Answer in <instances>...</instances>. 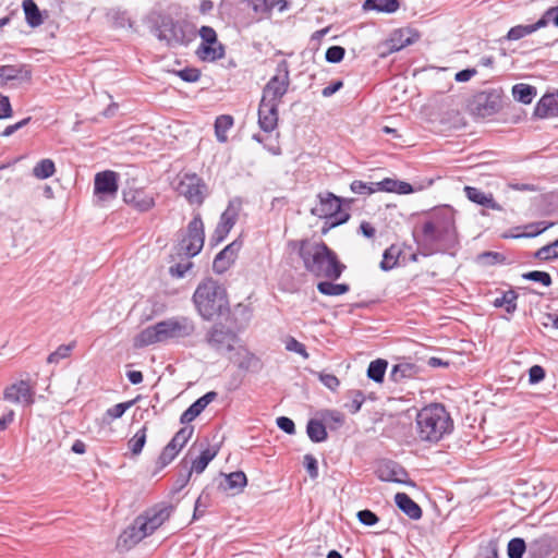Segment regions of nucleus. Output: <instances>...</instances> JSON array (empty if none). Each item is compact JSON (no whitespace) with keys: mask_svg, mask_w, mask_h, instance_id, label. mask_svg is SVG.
I'll return each mask as SVG.
<instances>
[{"mask_svg":"<svg viewBox=\"0 0 558 558\" xmlns=\"http://www.w3.org/2000/svg\"><path fill=\"white\" fill-rule=\"evenodd\" d=\"M413 239L424 257L451 254L460 244L454 210L450 206H442L427 213L420 233L413 231Z\"/></svg>","mask_w":558,"mask_h":558,"instance_id":"obj_1","label":"nucleus"},{"mask_svg":"<svg viewBox=\"0 0 558 558\" xmlns=\"http://www.w3.org/2000/svg\"><path fill=\"white\" fill-rule=\"evenodd\" d=\"M303 262L306 271L316 278L338 280L347 266L341 263L338 255L325 242L311 244L307 239L291 241L289 243Z\"/></svg>","mask_w":558,"mask_h":558,"instance_id":"obj_2","label":"nucleus"},{"mask_svg":"<svg viewBox=\"0 0 558 558\" xmlns=\"http://www.w3.org/2000/svg\"><path fill=\"white\" fill-rule=\"evenodd\" d=\"M416 430L422 441L438 442L453 430V420L441 403H430L417 412Z\"/></svg>","mask_w":558,"mask_h":558,"instance_id":"obj_3","label":"nucleus"},{"mask_svg":"<svg viewBox=\"0 0 558 558\" xmlns=\"http://www.w3.org/2000/svg\"><path fill=\"white\" fill-rule=\"evenodd\" d=\"M193 302L198 314L205 320H213L230 311L225 287L213 278H206L197 286L193 294Z\"/></svg>","mask_w":558,"mask_h":558,"instance_id":"obj_4","label":"nucleus"},{"mask_svg":"<svg viewBox=\"0 0 558 558\" xmlns=\"http://www.w3.org/2000/svg\"><path fill=\"white\" fill-rule=\"evenodd\" d=\"M195 324L189 317H172L143 329L136 337V344L147 347L158 342L178 340L192 336Z\"/></svg>","mask_w":558,"mask_h":558,"instance_id":"obj_5","label":"nucleus"},{"mask_svg":"<svg viewBox=\"0 0 558 558\" xmlns=\"http://www.w3.org/2000/svg\"><path fill=\"white\" fill-rule=\"evenodd\" d=\"M154 33L160 41H166L170 48L187 46L196 37V32L191 24L174 20L171 15L159 16Z\"/></svg>","mask_w":558,"mask_h":558,"instance_id":"obj_6","label":"nucleus"},{"mask_svg":"<svg viewBox=\"0 0 558 558\" xmlns=\"http://www.w3.org/2000/svg\"><path fill=\"white\" fill-rule=\"evenodd\" d=\"M205 227L199 213H196L189 222L186 230L178 232L177 254L192 258L198 255L204 246Z\"/></svg>","mask_w":558,"mask_h":558,"instance_id":"obj_7","label":"nucleus"},{"mask_svg":"<svg viewBox=\"0 0 558 558\" xmlns=\"http://www.w3.org/2000/svg\"><path fill=\"white\" fill-rule=\"evenodd\" d=\"M291 84L290 65L287 60L277 63L275 74L264 85L260 100L280 105Z\"/></svg>","mask_w":558,"mask_h":558,"instance_id":"obj_8","label":"nucleus"},{"mask_svg":"<svg viewBox=\"0 0 558 558\" xmlns=\"http://www.w3.org/2000/svg\"><path fill=\"white\" fill-rule=\"evenodd\" d=\"M502 99V88H487L473 95L469 107L472 114L480 118H487L498 113L501 110Z\"/></svg>","mask_w":558,"mask_h":558,"instance_id":"obj_9","label":"nucleus"},{"mask_svg":"<svg viewBox=\"0 0 558 558\" xmlns=\"http://www.w3.org/2000/svg\"><path fill=\"white\" fill-rule=\"evenodd\" d=\"M202 39L196 56L202 61H217L225 57V46L218 41L217 33L211 26H202L198 31Z\"/></svg>","mask_w":558,"mask_h":558,"instance_id":"obj_10","label":"nucleus"},{"mask_svg":"<svg viewBox=\"0 0 558 558\" xmlns=\"http://www.w3.org/2000/svg\"><path fill=\"white\" fill-rule=\"evenodd\" d=\"M177 191L191 205L202 206L207 196L208 187L198 174L184 173L180 179Z\"/></svg>","mask_w":558,"mask_h":558,"instance_id":"obj_11","label":"nucleus"},{"mask_svg":"<svg viewBox=\"0 0 558 558\" xmlns=\"http://www.w3.org/2000/svg\"><path fill=\"white\" fill-rule=\"evenodd\" d=\"M123 202L138 213H147L156 205L155 195L144 187L135 186V180L126 182L122 189Z\"/></svg>","mask_w":558,"mask_h":558,"instance_id":"obj_12","label":"nucleus"},{"mask_svg":"<svg viewBox=\"0 0 558 558\" xmlns=\"http://www.w3.org/2000/svg\"><path fill=\"white\" fill-rule=\"evenodd\" d=\"M238 337L222 324H215L206 333V342L217 352L232 351Z\"/></svg>","mask_w":558,"mask_h":558,"instance_id":"obj_13","label":"nucleus"},{"mask_svg":"<svg viewBox=\"0 0 558 558\" xmlns=\"http://www.w3.org/2000/svg\"><path fill=\"white\" fill-rule=\"evenodd\" d=\"M375 473L383 482H393L412 487L415 486V483L409 478L408 471L398 462L392 460L380 461Z\"/></svg>","mask_w":558,"mask_h":558,"instance_id":"obj_14","label":"nucleus"},{"mask_svg":"<svg viewBox=\"0 0 558 558\" xmlns=\"http://www.w3.org/2000/svg\"><path fill=\"white\" fill-rule=\"evenodd\" d=\"M119 174L112 170H105L95 174L94 195L100 201L113 199L117 196Z\"/></svg>","mask_w":558,"mask_h":558,"instance_id":"obj_15","label":"nucleus"},{"mask_svg":"<svg viewBox=\"0 0 558 558\" xmlns=\"http://www.w3.org/2000/svg\"><path fill=\"white\" fill-rule=\"evenodd\" d=\"M174 507L170 504H157L137 518L142 519L149 535L161 526L172 514Z\"/></svg>","mask_w":558,"mask_h":558,"instance_id":"obj_16","label":"nucleus"},{"mask_svg":"<svg viewBox=\"0 0 558 558\" xmlns=\"http://www.w3.org/2000/svg\"><path fill=\"white\" fill-rule=\"evenodd\" d=\"M319 205L311 209V214L318 218L325 219V221L331 220L337 211L342 207L347 199L335 195L331 192H320L317 194ZM351 201H348L350 203Z\"/></svg>","mask_w":558,"mask_h":558,"instance_id":"obj_17","label":"nucleus"},{"mask_svg":"<svg viewBox=\"0 0 558 558\" xmlns=\"http://www.w3.org/2000/svg\"><path fill=\"white\" fill-rule=\"evenodd\" d=\"M146 536H149V533L145 527V523H142V519L136 517L133 523L120 534L117 541V549L128 551Z\"/></svg>","mask_w":558,"mask_h":558,"instance_id":"obj_18","label":"nucleus"},{"mask_svg":"<svg viewBox=\"0 0 558 558\" xmlns=\"http://www.w3.org/2000/svg\"><path fill=\"white\" fill-rule=\"evenodd\" d=\"M35 391L26 380H19L8 386L3 391V399L11 403H22L29 407L35 402Z\"/></svg>","mask_w":558,"mask_h":558,"instance_id":"obj_19","label":"nucleus"},{"mask_svg":"<svg viewBox=\"0 0 558 558\" xmlns=\"http://www.w3.org/2000/svg\"><path fill=\"white\" fill-rule=\"evenodd\" d=\"M238 216L239 214L236 209L233 208L230 203L227 209L220 215L219 222L209 238V244L211 246L218 245L227 238L231 229L236 223Z\"/></svg>","mask_w":558,"mask_h":558,"instance_id":"obj_20","label":"nucleus"},{"mask_svg":"<svg viewBox=\"0 0 558 558\" xmlns=\"http://www.w3.org/2000/svg\"><path fill=\"white\" fill-rule=\"evenodd\" d=\"M246 8L251 9L258 20L268 19L272 9L277 7L279 12H283L290 8L288 0H240Z\"/></svg>","mask_w":558,"mask_h":558,"instance_id":"obj_21","label":"nucleus"},{"mask_svg":"<svg viewBox=\"0 0 558 558\" xmlns=\"http://www.w3.org/2000/svg\"><path fill=\"white\" fill-rule=\"evenodd\" d=\"M242 247V241L234 240L222 248L214 258L213 270L221 275L227 271L235 262L239 251Z\"/></svg>","mask_w":558,"mask_h":558,"instance_id":"obj_22","label":"nucleus"},{"mask_svg":"<svg viewBox=\"0 0 558 558\" xmlns=\"http://www.w3.org/2000/svg\"><path fill=\"white\" fill-rule=\"evenodd\" d=\"M279 106L278 104L267 102L264 100L259 101L258 105V125L259 128L266 132H272L277 125L279 120Z\"/></svg>","mask_w":558,"mask_h":558,"instance_id":"obj_23","label":"nucleus"},{"mask_svg":"<svg viewBox=\"0 0 558 558\" xmlns=\"http://www.w3.org/2000/svg\"><path fill=\"white\" fill-rule=\"evenodd\" d=\"M10 81L31 82L32 68L29 64H4L0 65V88L7 86Z\"/></svg>","mask_w":558,"mask_h":558,"instance_id":"obj_24","label":"nucleus"},{"mask_svg":"<svg viewBox=\"0 0 558 558\" xmlns=\"http://www.w3.org/2000/svg\"><path fill=\"white\" fill-rule=\"evenodd\" d=\"M463 191L470 202L488 209L502 210V206L495 201L492 193L486 194L481 189L470 185H465Z\"/></svg>","mask_w":558,"mask_h":558,"instance_id":"obj_25","label":"nucleus"},{"mask_svg":"<svg viewBox=\"0 0 558 558\" xmlns=\"http://www.w3.org/2000/svg\"><path fill=\"white\" fill-rule=\"evenodd\" d=\"M216 391H208L195 400L180 416L181 424H189L194 421L205 409L217 398Z\"/></svg>","mask_w":558,"mask_h":558,"instance_id":"obj_26","label":"nucleus"},{"mask_svg":"<svg viewBox=\"0 0 558 558\" xmlns=\"http://www.w3.org/2000/svg\"><path fill=\"white\" fill-rule=\"evenodd\" d=\"M199 446L202 448L199 456L193 459L191 466H189L192 472H195L196 474L203 473L209 462L216 458L220 450L218 445L210 446L207 441L205 445L201 442Z\"/></svg>","mask_w":558,"mask_h":558,"instance_id":"obj_27","label":"nucleus"},{"mask_svg":"<svg viewBox=\"0 0 558 558\" xmlns=\"http://www.w3.org/2000/svg\"><path fill=\"white\" fill-rule=\"evenodd\" d=\"M395 504L411 520L417 521L423 515L421 506L405 493H397Z\"/></svg>","mask_w":558,"mask_h":558,"instance_id":"obj_28","label":"nucleus"},{"mask_svg":"<svg viewBox=\"0 0 558 558\" xmlns=\"http://www.w3.org/2000/svg\"><path fill=\"white\" fill-rule=\"evenodd\" d=\"M536 118L558 117V93L545 94L536 104L533 112Z\"/></svg>","mask_w":558,"mask_h":558,"instance_id":"obj_29","label":"nucleus"},{"mask_svg":"<svg viewBox=\"0 0 558 558\" xmlns=\"http://www.w3.org/2000/svg\"><path fill=\"white\" fill-rule=\"evenodd\" d=\"M420 372V367L404 359L400 360L399 363L395 364L390 371L389 379L393 383H402L405 379L416 377Z\"/></svg>","mask_w":558,"mask_h":558,"instance_id":"obj_30","label":"nucleus"},{"mask_svg":"<svg viewBox=\"0 0 558 558\" xmlns=\"http://www.w3.org/2000/svg\"><path fill=\"white\" fill-rule=\"evenodd\" d=\"M239 360L236 366L244 372L258 373L263 368V363L258 356L246 349H241L236 352Z\"/></svg>","mask_w":558,"mask_h":558,"instance_id":"obj_31","label":"nucleus"},{"mask_svg":"<svg viewBox=\"0 0 558 558\" xmlns=\"http://www.w3.org/2000/svg\"><path fill=\"white\" fill-rule=\"evenodd\" d=\"M519 294L515 290L510 288L507 291H500V295L492 301L495 308H504L509 315H512L518 308Z\"/></svg>","mask_w":558,"mask_h":558,"instance_id":"obj_32","label":"nucleus"},{"mask_svg":"<svg viewBox=\"0 0 558 558\" xmlns=\"http://www.w3.org/2000/svg\"><path fill=\"white\" fill-rule=\"evenodd\" d=\"M247 484V478L244 472L235 471L229 474H223V480L219 483V487L225 492L233 490L241 492Z\"/></svg>","mask_w":558,"mask_h":558,"instance_id":"obj_33","label":"nucleus"},{"mask_svg":"<svg viewBox=\"0 0 558 558\" xmlns=\"http://www.w3.org/2000/svg\"><path fill=\"white\" fill-rule=\"evenodd\" d=\"M418 37L420 35L417 33H412L410 29H397L390 39V50L399 51L414 44Z\"/></svg>","mask_w":558,"mask_h":558,"instance_id":"obj_34","label":"nucleus"},{"mask_svg":"<svg viewBox=\"0 0 558 558\" xmlns=\"http://www.w3.org/2000/svg\"><path fill=\"white\" fill-rule=\"evenodd\" d=\"M400 8L399 0H365L362 4L363 11H376L391 14Z\"/></svg>","mask_w":558,"mask_h":558,"instance_id":"obj_35","label":"nucleus"},{"mask_svg":"<svg viewBox=\"0 0 558 558\" xmlns=\"http://www.w3.org/2000/svg\"><path fill=\"white\" fill-rule=\"evenodd\" d=\"M22 8L25 14L26 23L29 27L35 28L43 24L41 12L34 0H24Z\"/></svg>","mask_w":558,"mask_h":558,"instance_id":"obj_36","label":"nucleus"},{"mask_svg":"<svg viewBox=\"0 0 558 558\" xmlns=\"http://www.w3.org/2000/svg\"><path fill=\"white\" fill-rule=\"evenodd\" d=\"M335 280H324L317 283V290L319 293L327 296H338L345 294L350 291V284L348 283H336Z\"/></svg>","mask_w":558,"mask_h":558,"instance_id":"obj_37","label":"nucleus"},{"mask_svg":"<svg viewBox=\"0 0 558 558\" xmlns=\"http://www.w3.org/2000/svg\"><path fill=\"white\" fill-rule=\"evenodd\" d=\"M536 94V87L529 84L519 83L512 87L513 98L524 105L531 104Z\"/></svg>","mask_w":558,"mask_h":558,"instance_id":"obj_38","label":"nucleus"},{"mask_svg":"<svg viewBox=\"0 0 558 558\" xmlns=\"http://www.w3.org/2000/svg\"><path fill=\"white\" fill-rule=\"evenodd\" d=\"M233 117L230 114H221L216 118L215 121V135L219 143H226L228 141V131L233 125Z\"/></svg>","mask_w":558,"mask_h":558,"instance_id":"obj_39","label":"nucleus"},{"mask_svg":"<svg viewBox=\"0 0 558 558\" xmlns=\"http://www.w3.org/2000/svg\"><path fill=\"white\" fill-rule=\"evenodd\" d=\"M306 433L313 442H323L328 438L326 426L319 420L311 418L306 425Z\"/></svg>","mask_w":558,"mask_h":558,"instance_id":"obj_40","label":"nucleus"},{"mask_svg":"<svg viewBox=\"0 0 558 558\" xmlns=\"http://www.w3.org/2000/svg\"><path fill=\"white\" fill-rule=\"evenodd\" d=\"M388 362L384 359H377L369 363L367 367V377L377 384H381L385 379Z\"/></svg>","mask_w":558,"mask_h":558,"instance_id":"obj_41","label":"nucleus"},{"mask_svg":"<svg viewBox=\"0 0 558 558\" xmlns=\"http://www.w3.org/2000/svg\"><path fill=\"white\" fill-rule=\"evenodd\" d=\"M401 255V248L397 245H390L385 250L383 254V259L380 262V269L384 271H389L393 269L398 265L399 257Z\"/></svg>","mask_w":558,"mask_h":558,"instance_id":"obj_42","label":"nucleus"},{"mask_svg":"<svg viewBox=\"0 0 558 558\" xmlns=\"http://www.w3.org/2000/svg\"><path fill=\"white\" fill-rule=\"evenodd\" d=\"M551 551L550 543L546 538H537L530 543L527 554L531 558H546Z\"/></svg>","mask_w":558,"mask_h":558,"instance_id":"obj_43","label":"nucleus"},{"mask_svg":"<svg viewBox=\"0 0 558 558\" xmlns=\"http://www.w3.org/2000/svg\"><path fill=\"white\" fill-rule=\"evenodd\" d=\"M56 172L53 160L45 158L39 160L33 168V175L39 180H45L52 177Z\"/></svg>","mask_w":558,"mask_h":558,"instance_id":"obj_44","label":"nucleus"},{"mask_svg":"<svg viewBox=\"0 0 558 558\" xmlns=\"http://www.w3.org/2000/svg\"><path fill=\"white\" fill-rule=\"evenodd\" d=\"M135 402L136 399H133L109 408L104 414L102 422L110 424L113 420L122 417L126 410H129Z\"/></svg>","mask_w":558,"mask_h":558,"instance_id":"obj_45","label":"nucleus"},{"mask_svg":"<svg viewBox=\"0 0 558 558\" xmlns=\"http://www.w3.org/2000/svg\"><path fill=\"white\" fill-rule=\"evenodd\" d=\"M146 437H147V426L145 424L128 441L129 449L133 456H138L142 452V450L146 444Z\"/></svg>","mask_w":558,"mask_h":558,"instance_id":"obj_46","label":"nucleus"},{"mask_svg":"<svg viewBox=\"0 0 558 558\" xmlns=\"http://www.w3.org/2000/svg\"><path fill=\"white\" fill-rule=\"evenodd\" d=\"M181 470L177 474V478L173 484L172 493L182 490L190 482L192 476V470L187 466L185 458L180 463Z\"/></svg>","mask_w":558,"mask_h":558,"instance_id":"obj_47","label":"nucleus"},{"mask_svg":"<svg viewBox=\"0 0 558 558\" xmlns=\"http://www.w3.org/2000/svg\"><path fill=\"white\" fill-rule=\"evenodd\" d=\"M529 547L525 541L521 537H513L508 542L507 555L508 558H523Z\"/></svg>","mask_w":558,"mask_h":558,"instance_id":"obj_48","label":"nucleus"},{"mask_svg":"<svg viewBox=\"0 0 558 558\" xmlns=\"http://www.w3.org/2000/svg\"><path fill=\"white\" fill-rule=\"evenodd\" d=\"M184 425L185 426L180 428L174 434V436L171 438V440L169 441L170 444L175 446V448L179 449L180 451L186 445V442L191 439V437L193 436V433H194V426L186 425V424H184Z\"/></svg>","mask_w":558,"mask_h":558,"instance_id":"obj_49","label":"nucleus"},{"mask_svg":"<svg viewBox=\"0 0 558 558\" xmlns=\"http://www.w3.org/2000/svg\"><path fill=\"white\" fill-rule=\"evenodd\" d=\"M506 256L499 252L486 251L477 255V262L483 266H494L505 264Z\"/></svg>","mask_w":558,"mask_h":558,"instance_id":"obj_50","label":"nucleus"},{"mask_svg":"<svg viewBox=\"0 0 558 558\" xmlns=\"http://www.w3.org/2000/svg\"><path fill=\"white\" fill-rule=\"evenodd\" d=\"M534 257L541 260H553L558 258V239L538 248L534 253Z\"/></svg>","mask_w":558,"mask_h":558,"instance_id":"obj_51","label":"nucleus"},{"mask_svg":"<svg viewBox=\"0 0 558 558\" xmlns=\"http://www.w3.org/2000/svg\"><path fill=\"white\" fill-rule=\"evenodd\" d=\"M180 450L175 448L172 444L168 442L161 451L157 460L158 469H163L168 464H170L175 457L179 454Z\"/></svg>","mask_w":558,"mask_h":558,"instance_id":"obj_52","label":"nucleus"},{"mask_svg":"<svg viewBox=\"0 0 558 558\" xmlns=\"http://www.w3.org/2000/svg\"><path fill=\"white\" fill-rule=\"evenodd\" d=\"M75 345V341H72L69 344L59 345L56 351L48 355L47 362L50 364L59 363L61 360L69 357Z\"/></svg>","mask_w":558,"mask_h":558,"instance_id":"obj_53","label":"nucleus"},{"mask_svg":"<svg viewBox=\"0 0 558 558\" xmlns=\"http://www.w3.org/2000/svg\"><path fill=\"white\" fill-rule=\"evenodd\" d=\"M521 277L524 280L538 282L545 287H549L553 283L551 276L547 271L531 270L522 274Z\"/></svg>","mask_w":558,"mask_h":558,"instance_id":"obj_54","label":"nucleus"},{"mask_svg":"<svg viewBox=\"0 0 558 558\" xmlns=\"http://www.w3.org/2000/svg\"><path fill=\"white\" fill-rule=\"evenodd\" d=\"M350 219V214L342 210V207L335 214V216L329 219V221H324V226L322 228V233L326 234L330 229L341 226L348 222Z\"/></svg>","mask_w":558,"mask_h":558,"instance_id":"obj_55","label":"nucleus"},{"mask_svg":"<svg viewBox=\"0 0 558 558\" xmlns=\"http://www.w3.org/2000/svg\"><path fill=\"white\" fill-rule=\"evenodd\" d=\"M554 223L548 221H537L524 226V233L521 236L534 238L546 231Z\"/></svg>","mask_w":558,"mask_h":558,"instance_id":"obj_56","label":"nucleus"},{"mask_svg":"<svg viewBox=\"0 0 558 558\" xmlns=\"http://www.w3.org/2000/svg\"><path fill=\"white\" fill-rule=\"evenodd\" d=\"M350 395L351 401L345 403L344 407L351 414H356L365 401V396L361 390H351Z\"/></svg>","mask_w":558,"mask_h":558,"instance_id":"obj_57","label":"nucleus"},{"mask_svg":"<svg viewBox=\"0 0 558 558\" xmlns=\"http://www.w3.org/2000/svg\"><path fill=\"white\" fill-rule=\"evenodd\" d=\"M532 33L534 32L531 25H515L508 31L506 38L508 40H519Z\"/></svg>","mask_w":558,"mask_h":558,"instance_id":"obj_58","label":"nucleus"},{"mask_svg":"<svg viewBox=\"0 0 558 558\" xmlns=\"http://www.w3.org/2000/svg\"><path fill=\"white\" fill-rule=\"evenodd\" d=\"M345 49L341 46H330L325 53V59L329 63H339L343 60Z\"/></svg>","mask_w":558,"mask_h":558,"instance_id":"obj_59","label":"nucleus"},{"mask_svg":"<svg viewBox=\"0 0 558 558\" xmlns=\"http://www.w3.org/2000/svg\"><path fill=\"white\" fill-rule=\"evenodd\" d=\"M175 74L184 82L195 83L201 78V70L197 68H184L175 72Z\"/></svg>","mask_w":558,"mask_h":558,"instance_id":"obj_60","label":"nucleus"},{"mask_svg":"<svg viewBox=\"0 0 558 558\" xmlns=\"http://www.w3.org/2000/svg\"><path fill=\"white\" fill-rule=\"evenodd\" d=\"M356 518L365 526H373L379 521V517L369 509L360 510L356 513Z\"/></svg>","mask_w":558,"mask_h":558,"instance_id":"obj_61","label":"nucleus"},{"mask_svg":"<svg viewBox=\"0 0 558 558\" xmlns=\"http://www.w3.org/2000/svg\"><path fill=\"white\" fill-rule=\"evenodd\" d=\"M350 189L355 194H373L376 192L375 183H366L361 180H354L350 184Z\"/></svg>","mask_w":558,"mask_h":558,"instance_id":"obj_62","label":"nucleus"},{"mask_svg":"<svg viewBox=\"0 0 558 558\" xmlns=\"http://www.w3.org/2000/svg\"><path fill=\"white\" fill-rule=\"evenodd\" d=\"M286 349L288 351L295 352V353L300 354L304 359L308 357V353L306 351L305 345L303 343H301L300 341H298L293 337H289L287 339V341H286Z\"/></svg>","mask_w":558,"mask_h":558,"instance_id":"obj_63","label":"nucleus"},{"mask_svg":"<svg viewBox=\"0 0 558 558\" xmlns=\"http://www.w3.org/2000/svg\"><path fill=\"white\" fill-rule=\"evenodd\" d=\"M304 468L312 480L318 477V462L313 454L307 453L304 456Z\"/></svg>","mask_w":558,"mask_h":558,"instance_id":"obj_64","label":"nucleus"}]
</instances>
